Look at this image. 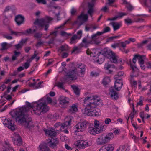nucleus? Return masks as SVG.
Listing matches in <instances>:
<instances>
[{"label":"nucleus","mask_w":151,"mask_h":151,"mask_svg":"<svg viewBox=\"0 0 151 151\" xmlns=\"http://www.w3.org/2000/svg\"><path fill=\"white\" fill-rule=\"evenodd\" d=\"M88 124V122L86 121L79 122L75 126V131L77 132L83 131L86 129Z\"/></svg>","instance_id":"obj_8"},{"label":"nucleus","mask_w":151,"mask_h":151,"mask_svg":"<svg viewBox=\"0 0 151 151\" xmlns=\"http://www.w3.org/2000/svg\"><path fill=\"white\" fill-rule=\"evenodd\" d=\"M22 44H21L19 43L15 45H14V46L16 47V48L17 50H19V49L21 48L22 47Z\"/></svg>","instance_id":"obj_55"},{"label":"nucleus","mask_w":151,"mask_h":151,"mask_svg":"<svg viewBox=\"0 0 151 151\" xmlns=\"http://www.w3.org/2000/svg\"><path fill=\"white\" fill-rule=\"evenodd\" d=\"M112 25L114 31L118 29L120 27L121 25L119 23L116 22H113Z\"/></svg>","instance_id":"obj_30"},{"label":"nucleus","mask_w":151,"mask_h":151,"mask_svg":"<svg viewBox=\"0 0 151 151\" xmlns=\"http://www.w3.org/2000/svg\"><path fill=\"white\" fill-rule=\"evenodd\" d=\"M11 33L12 35H14L16 36H20L23 35V32H14L12 30H11Z\"/></svg>","instance_id":"obj_35"},{"label":"nucleus","mask_w":151,"mask_h":151,"mask_svg":"<svg viewBox=\"0 0 151 151\" xmlns=\"http://www.w3.org/2000/svg\"><path fill=\"white\" fill-rule=\"evenodd\" d=\"M6 88V86L4 84L0 86V89L2 91H3Z\"/></svg>","instance_id":"obj_64"},{"label":"nucleus","mask_w":151,"mask_h":151,"mask_svg":"<svg viewBox=\"0 0 151 151\" xmlns=\"http://www.w3.org/2000/svg\"><path fill=\"white\" fill-rule=\"evenodd\" d=\"M61 34L62 36L66 37L68 36L71 35L70 33H68L64 31H62L61 33Z\"/></svg>","instance_id":"obj_54"},{"label":"nucleus","mask_w":151,"mask_h":151,"mask_svg":"<svg viewBox=\"0 0 151 151\" xmlns=\"http://www.w3.org/2000/svg\"><path fill=\"white\" fill-rule=\"evenodd\" d=\"M36 28V26H34L32 27V28H33L32 29L30 28L27 29L24 31L23 32V35H28L30 34L33 33L37 31Z\"/></svg>","instance_id":"obj_19"},{"label":"nucleus","mask_w":151,"mask_h":151,"mask_svg":"<svg viewBox=\"0 0 151 151\" xmlns=\"http://www.w3.org/2000/svg\"><path fill=\"white\" fill-rule=\"evenodd\" d=\"M108 2L106 3V5H108V6H112L116 7V5H112L111 4L114 3L115 1V0H108Z\"/></svg>","instance_id":"obj_42"},{"label":"nucleus","mask_w":151,"mask_h":151,"mask_svg":"<svg viewBox=\"0 0 151 151\" xmlns=\"http://www.w3.org/2000/svg\"><path fill=\"white\" fill-rule=\"evenodd\" d=\"M77 36L76 35H73L70 39V43L72 44L76 43V40L77 39Z\"/></svg>","instance_id":"obj_36"},{"label":"nucleus","mask_w":151,"mask_h":151,"mask_svg":"<svg viewBox=\"0 0 151 151\" xmlns=\"http://www.w3.org/2000/svg\"><path fill=\"white\" fill-rule=\"evenodd\" d=\"M24 17L20 14L18 15L15 17V21L17 25L20 26L24 23Z\"/></svg>","instance_id":"obj_14"},{"label":"nucleus","mask_w":151,"mask_h":151,"mask_svg":"<svg viewBox=\"0 0 151 151\" xmlns=\"http://www.w3.org/2000/svg\"><path fill=\"white\" fill-rule=\"evenodd\" d=\"M6 147L5 150H3L2 151H7L9 150H12L13 148L12 147L9 146L8 145H6V146H5Z\"/></svg>","instance_id":"obj_57"},{"label":"nucleus","mask_w":151,"mask_h":151,"mask_svg":"<svg viewBox=\"0 0 151 151\" xmlns=\"http://www.w3.org/2000/svg\"><path fill=\"white\" fill-rule=\"evenodd\" d=\"M63 83L62 82H58V83L57 86L59 88L64 90L65 89L63 85Z\"/></svg>","instance_id":"obj_46"},{"label":"nucleus","mask_w":151,"mask_h":151,"mask_svg":"<svg viewBox=\"0 0 151 151\" xmlns=\"http://www.w3.org/2000/svg\"><path fill=\"white\" fill-rule=\"evenodd\" d=\"M111 80L109 77L106 76L103 80L102 83L104 85L106 86L110 82Z\"/></svg>","instance_id":"obj_29"},{"label":"nucleus","mask_w":151,"mask_h":151,"mask_svg":"<svg viewBox=\"0 0 151 151\" xmlns=\"http://www.w3.org/2000/svg\"><path fill=\"white\" fill-rule=\"evenodd\" d=\"M124 74V73L123 72L121 71L118 72L117 75H116L114 76V78H117L119 77H120L123 76Z\"/></svg>","instance_id":"obj_45"},{"label":"nucleus","mask_w":151,"mask_h":151,"mask_svg":"<svg viewBox=\"0 0 151 151\" xmlns=\"http://www.w3.org/2000/svg\"><path fill=\"white\" fill-rule=\"evenodd\" d=\"M130 65L132 69V73H133V74L131 75V78H133L134 77H137L138 75V69L136 66L133 65L132 64H130Z\"/></svg>","instance_id":"obj_18"},{"label":"nucleus","mask_w":151,"mask_h":151,"mask_svg":"<svg viewBox=\"0 0 151 151\" xmlns=\"http://www.w3.org/2000/svg\"><path fill=\"white\" fill-rule=\"evenodd\" d=\"M42 35L41 32H36L34 35V37L37 39L40 38L42 37Z\"/></svg>","instance_id":"obj_38"},{"label":"nucleus","mask_w":151,"mask_h":151,"mask_svg":"<svg viewBox=\"0 0 151 151\" xmlns=\"http://www.w3.org/2000/svg\"><path fill=\"white\" fill-rule=\"evenodd\" d=\"M20 54V52H17L16 51H15L14 52V54L12 56V61L15 60L19 56Z\"/></svg>","instance_id":"obj_33"},{"label":"nucleus","mask_w":151,"mask_h":151,"mask_svg":"<svg viewBox=\"0 0 151 151\" xmlns=\"http://www.w3.org/2000/svg\"><path fill=\"white\" fill-rule=\"evenodd\" d=\"M114 65H111L109 64L108 63H106L105 64L104 68L105 69L108 70V73H110L112 72V71L111 70H109V69L111 67L114 68Z\"/></svg>","instance_id":"obj_28"},{"label":"nucleus","mask_w":151,"mask_h":151,"mask_svg":"<svg viewBox=\"0 0 151 151\" xmlns=\"http://www.w3.org/2000/svg\"><path fill=\"white\" fill-rule=\"evenodd\" d=\"M122 85L123 83H115L114 87L115 89L117 91L120 90Z\"/></svg>","instance_id":"obj_31"},{"label":"nucleus","mask_w":151,"mask_h":151,"mask_svg":"<svg viewBox=\"0 0 151 151\" xmlns=\"http://www.w3.org/2000/svg\"><path fill=\"white\" fill-rule=\"evenodd\" d=\"M114 147V145L111 144H109L102 146L99 149V151H113Z\"/></svg>","instance_id":"obj_13"},{"label":"nucleus","mask_w":151,"mask_h":151,"mask_svg":"<svg viewBox=\"0 0 151 151\" xmlns=\"http://www.w3.org/2000/svg\"><path fill=\"white\" fill-rule=\"evenodd\" d=\"M59 100L60 104L62 105H68L69 103V99L64 96H60Z\"/></svg>","instance_id":"obj_16"},{"label":"nucleus","mask_w":151,"mask_h":151,"mask_svg":"<svg viewBox=\"0 0 151 151\" xmlns=\"http://www.w3.org/2000/svg\"><path fill=\"white\" fill-rule=\"evenodd\" d=\"M39 151H50L45 144H41L39 147Z\"/></svg>","instance_id":"obj_24"},{"label":"nucleus","mask_w":151,"mask_h":151,"mask_svg":"<svg viewBox=\"0 0 151 151\" xmlns=\"http://www.w3.org/2000/svg\"><path fill=\"white\" fill-rule=\"evenodd\" d=\"M7 43L6 42H3L1 44L2 48L1 49V50H6L7 48L6 47V45Z\"/></svg>","instance_id":"obj_47"},{"label":"nucleus","mask_w":151,"mask_h":151,"mask_svg":"<svg viewBox=\"0 0 151 151\" xmlns=\"http://www.w3.org/2000/svg\"><path fill=\"white\" fill-rule=\"evenodd\" d=\"M76 12V10L74 8H72L71 10L70 13L71 15H73L75 14Z\"/></svg>","instance_id":"obj_61"},{"label":"nucleus","mask_w":151,"mask_h":151,"mask_svg":"<svg viewBox=\"0 0 151 151\" xmlns=\"http://www.w3.org/2000/svg\"><path fill=\"white\" fill-rule=\"evenodd\" d=\"M26 106H24L20 108L15 112L14 116H12L13 118H14L16 122L24 125L25 127L30 128L33 127L34 126L32 119L27 114L28 111L30 109H33L34 113L37 115H40L42 113L46 112L49 110L48 106L45 102H41V100L38 101L34 105L36 106V109H33L34 106L28 101L26 102Z\"/></svg>","instance_id":"obj_1"},{"label":"nucleus","mask_w":151,"mask_h":151,"mask_svg":"<svg viewBox=\"0 0 151 151\" xmlns=\"http://www.w3.org/2000/svg\"><path fill=\"white\" fill-rule=\"evenodd\" d=\"M3 123L6 127H7L12 130H15V126L14 125V122L12 120L5 119Z\"/></svg>","instance_id":"obj_10"},{"label":"nucleus","mask_w":151,"mask_h":151,"mask_svg":"<svg viewBox=\"0 0 151 151\" xmlns=\"http://www.w3.org/2000/svg\"><path fill=\"white\" fill-rule=\"evenodd\" d=\"M44 42L43 41H40L37 43L36 46L37 47H39L43 45Z\"/></svg>","instance_id":"obj_58"},{"label":"nucleus","mask_w":151,"mask_h":151,"mask_svg":"<svg viewBox=\"0 0 151 151\" xmlns=\"http://www.w3.org/2000/svg\"><path fill=\"white\" fill-rule=\"evenodd\" d=\"M88 16L87 14H84L82 13L78 17L77 20L79 21L86 22L88 19Z\"/></svg>","instance_id":"obj_22"},{"label":"nucleus","mask_w":151,"mask_h":151,"mask_svg":"<svg viewBox=\"0 0 151 151\" xmlns=\"http://www.w3.org/2000/svg\"><path fill=\"white\" fill-rule=\"evenodd\" d=\"M82 42L85 44V46L87 47L88 44H90V40H87L86 38H84L82 40Z\"/></svg>","instance_id":"obj_44"},{"label":"nucleus","mask_w":151,"mask_h":151,"mask_svg":"<svg viewBox=\"0 0 151 151\" xmlns=\"http://www.w3.org/2000/svg\"><path fill=\"white\" fill-rule=\"evenodd\" d=\"M76 66L77 68L81 69V73L82 75H83L85 74L86 70L85 65L84 64L80 63L77 64Z\"/></svg>","instance_id":"obj_23"},{"label":"nucleus","mask_w":151,"mask_h":151,"mask_svg":"<svg viewBox=\"0 0 151 151\" xmlns=\"http://www.w3.org/2000/svg\"><path fill=\"white\" fill-rule=\"evenodd\" d=\"M3 37L4 38H6L9 40H11L12 39V37L11 36L8 35H4Z\"/></svg>","instance_id":"obj_63"},{"label":"nucleus","mask_w":151,"mask_h":151,"mask_svg":"<svg viewBox=\"0 0 151 151\" xmlns=\"http://www.w3.org/2000/svg\"><path fill=\"white\" fill-rule=\"evenodd\" d=\"M31 62V61L29 62V59H28L27 60V62L24 63V66L25 69H27L29 67L30 65V63Z\"/></svg>","instance_id":"obj_43"},{"label":"nucleus","mask_w":151,"mask_h":151,"mask_svg":"<svg viewBox=\"0 0 151 151\" xmlns=\"http://www.w3.org/2000/svg\"><path fill=\"white\" fill-rule=\"evenodd\" d=\"M114 137L112 133H109L107 134H103L99 135L96 139V142L97 145H102L109 142Z\"/></svg>","instance_id":"obj_6"},{"label":"nucleus","mask_w":151,"mask_h":151,"mask_svg":"<svg viewBox=\"0 0 151 151\" xmlns=\"http://www.w3.org/2000/svg\"><path fill=\"white\" fill-rule=\"evenodd\" d=\"M52 19L50 17L46 16L44 18L39 19H37L34 22L35 25H38L40 30L43 29L45 31H47L49 26V24Z\"/></svg>","instance_id":"obj_4"},{"label":"nucleus","mask_w":151,"mask_h":151,"mask_svg":"<svg viewBox=\"0 0 151 151\" xmlns=\"http://www.w3.org/2000/svg\"><path fill=\"white\" fill-rule=\"evenodd\" d=\"M121 46L123 48V49L124 50V52L126 53H127L129 51L127 50H126L125 48L126 47V45L124 42H120Z\"/></svg>","instance_id":"obj_39"},{"label":"nucleus","mask_w":151,"mask_h":151,"mask_svg":"<svg viewBox=\"0 0 151 151\" xmlns=\"http://www.w3.org/2000/svg\"><path fill=\"white\" fill-rule=\"evenodd\" d=\"M144 6L150 8H151V0H150L149 3L147 2V0H143Z\"/></svg>","instance_id":"obj_37"},{"label":"nucleus","mask_w":151,"mask_h":151,"mask_svg":"<svg viewBox=\"0 0 151 151\" xmlns=\"http://www.w3.org/2000/svg\"><path fill=\"white\" fill-rule=\"evenodd\" d=\"M60 49L62 51H67L68 50V46L66 45H63L60 47Z\"/></svg>","instance_id":"obj_41"},{"label":"nucleus","mask_w":151,"mask_h":151,"mask_svg":"<svg viewBox=\"0 0 151 151\" xmlns=\"http://www.w3.org/2000/svg\"><path fill=\"white\" fill-rule=\"evenodd\" d=\"M77 69L75 68L74 69L69 72L66 75L67 79H70L71 80H74L77 79V77L76 72Z\"/></svg>","instance_id":"obj_9"},{"label":"nucleus","mask_w":151,"mask_h":151,"mask_svg":"<svg viewBox=\"0 0 151 151\" xmlns=\"http://www.w3.org/2000/svg\"><path fill=\"white\" fill-rule=\"evenodd\" d=\"M27 40V39H22L21 41H20L19 43L21 44H22V45L23 46L24 44L26 42Z\"/></svg>","instance_id":"obj_62"},{"label":"nucleus","mask_w":151,"mask_h":151,"mask_svg":"<svg viewBox=\"0 0 151 151\" xmlns=\"http://www.w3.org/2000/svg\"><path fill=\"white\" fill-rule=\"evenodd\" d=\"M76 146L81 149H83L88 146V142L83 140L78 141L77 142Z\"/></svg>","instance_id":"obj_15"},{"label":"nucleus","mask_w":151,"mask_h":151,"mask_svg":"<svg viewBox=\"0 0 151 151\" xmlns=\"http://www.w3.org/2000/svg\"><path fill=\"white\" fill-rule=\"evenodd\" d=\"M107 6H108V5H106V4H105V6L103 7L101 9V11H103L104 12H106V10L108 9L107 7Z\"/></svg>","instance_id":"obj_59"},{"label":"nucleus","mask_w":151,"mask_h":151,"mask_svg":"<svg viewBox=\"0 0 151 151\" xmlns=\"http://www.w3.org/2000/svg\"><path fill=\"white\" fill-rule=\"evenodd\" d=\"M106 128V126L104 124L100 125L99 128H96L93 127H90L88 129V132L92 134L95 135L102 132L104 131Z\"/></svg>","instance_id":"obj_7"},{"label":"nucleus","mask_w":151,"mask_h":151,"mask_svg":"<svg viewBox=\"0 0 151 151\" xmlns=\"http://www.w3.org/2000/svg\"><path fill=\"white\" fill-rule=\"evenodd\" d=\"M71 122V120L70 119L68 121H66L65 122L62 123L61 124L59 122L58 123H56L55 124V126L58 127L59 126H60L61 128H62V129H64L65 127H67L69 126Z\"/></svg>","instance_id":"obj_21"},{"label":"nucleus","mask_w":151,"mask_h":151,"mask_svg":"<svg viewBox=\"0 0 151 151\" xmlns=\"http://www.w3.org/2000/svg\"><path fill=\"white\" fill-rule=\"evenodd\" d=\"M100 54H101L102 56V57L99 56L100 58H99L97 62L99 64H101L104 60V57L105 56L108 58L112 59L111 61L115 63H116L117 62V56L112 51L108 50L106 49L105 48L101 52H99Z\"/></svg>","instance_id":"obj_3"},{"label":"nucleus","mask_w":151,"mask_h":151,"mask_svg":"<svg viewBox=\"0 0 151 151\" xmlns=\"http://www.w3.org/2000/svg\"><path fill=\"white\" fill-rule=\"evenodd\" d=\"M99 124V122L98 120H95L94 122L95 127L96 128H99V127H98Z\"/></svg>","instance_id":"obj_49"},{"label":"nucleus","mask_w":151,"mask_h":151,"mask_svg":"<svg viewBox=\"0 0 151 151\" xmlns=\"http://www.w3.org/2000/svg\"><path fill=\"white\" fill-rule=\"evenodd\" d=\"M126 4L127 5L126 6L128 10L131 11L133 9V7L131 4H129L128 3L127 4Z\"/></svg>","instance_id":"obj_53"},{"label":"nucleus","mask_w":151,"mask_h":151,"mask_svg":"<svg viewBox=\"0 0 151 151\" xmlns=\"http://www.w3.org/2000/svg\"><path fill=\"white\" fill-rule=\"evenodd\" d=\"M71 87L73 90L75 94L78 96L80 94V90L78 88L74 85H71Z\"/></svg>","instance_id":"obj_26"},{"label":"nucleus","mask_w":151,"mask_h":151,"mask_svg":"<svg viewBox=\"0 0 151 151\" xmlns=\"http://www.w3.org/2000/svg\"><path fill=\"white\" fill-rule=\"evenodd\" d=\"M81 52V49L80 47L75 46L73 48V50L72 51V53H75L76 54H78Z\"/></svg>","instance_id":"obj_34"},{"label":"nucleus","mask_w":151,"mask_h":151,"mask_svg":"<svg viewBox=\"0 0 151 151\" xmlns=\"http://www.w3.org/2000/svg\"><path fill=\"white\" fill-rule=\"evenodd\" d=\"M111 30L110 28L109 27H106L104 28L102 32H98L99 34L101 35L103 34L109 32Z\"/></svg>","instance_id":"obj_32"},{"label":"nucleus","mask_w":151,"mask_h":151,"mask_svg":"<svg viewBox=\"0 0 151 151\" xmlns=\"http://www.w3.org/2000/svg\"><path fill=\"white\" fill-rule=\"evenodd\" d=\"M12 9V6H7L4 10V14H6V15H7V14H6V12L8 11H9L10 10V9Z\"/></svg>","instance_id":"obj_48"},{"label":"nucleus","mask_w":151,"mask_h":151,"mask_svg":"<svg viewBox=\"0 0 151 151\" xmlns=\"http://www.w3.org/2000/svg\"><path fill=\"white\" fill-rule=\"evenodd\" d=\"M78 109L77 106L75 104H73L69 107L68 112L70 114H72L78 111Z\"/></svg>","instance_id":"obj_20"},{"label":"nucleus","mask_w":151,"mask_h":151,"mask_svg":"<svg viewBox=\"0 0 151 151\" xmlns=\"http://www.w3.org/2000/svg\"><path fill=\"white\" fill-rule=\"evenodd\" d=\"M99 75V74L98 73L95 71H92L90 73L91 76L93 77H96L98 76Z\"/></svg>","instance_id":"obj_50"},{"label":"nucleus","mask_w":151,"mask_h":151,"mask_svg":"<svg viewBox=\"0 0 151 151\" xmlns=\"http://www.w3.org/2000/svg\"><path fill=\"white\" fill-rule=\"evenodd\" d=\"M97 96L93 95L92 96L87 97L84 99V103L87 104L84 110V114L85 115L98 116L101 115L100 110L96 108V106L100 104L101 100L99 99H97Z\"/></svg>","instance_id":"obj_2"},{"label":"nucleus","mask_w":151,"mask_h":151,"mask_svg":"<svg viewBox=\"0 0 151 151\" xmlns=\"http://www.w3.org/2000/svg\"><path fill=\"white\" fill-rule=\"evenodd\" d=\"M94 4L89 3L88 4V10L87 12L89 14L91 17L92 16V14L94 12L93 7Z\"/></svg>","instance_id":"obj_25"},{"label":"nucleus","mask_w":151,"mask_h":151,"mask_svg":"<svg viewBox=\"0 0 151 151\" xmlns=\"http://www.w3.org/2000/svg\"><path fill=\"white\" fill-rule=\"evenodd\" d=\"M124 21L125 23L127 24H130L133 22L130 19L127 18L125 19Z\"/></svg>","instance_id":"obj_52"},{"label":"nucleus","mask_w":151,"mask_h":151,"mask_svg":"<svg viewBox=\"0 0 151 151\" xmlns=\"http://www.w3.org/2000/svg\"><path fill=\"white\" fill-rule=\"evenodd\" d=\"M43 130L47 135H48L51 137L49 142H48V145L52 148H56L57 145L58 143V139L56 138L54 139L52 138V137L56 135V132L54 130H51L50 129H44Z\"/></svg>","instance_id":"obj_5"},{"label":"nucleus","mask_w":151,"mask_h":151,"mask_svg":"<svg viewBox=\"0 0 151 151\" xmlns=\"http://www.w3.org/2000/svg\"><path fill=\"white\" fill-rule=\"evenodd\" d=\"M11 17L10 14L9 15H4L3 22L4 25H7L9 24V21L8 19V17Z\"/></svg>","instance_id":"obj_27"},{"label":"nucleus","mask_w":151,"mask_h":151,"mask_svg":"<svg viewBox=\"0 0 151 151\" xmlns=\"http://www.w3.org/2000/svg\"><path fill=\"white\" fill-rule=\"evenodd\" d=\"M99 32H98L96 33L93 35L91 36V40H90V43L91 44H94L96 45H98L100 43V42L98 40V38H97V36L100 35L99 34Z\"/></svg>","instance_id":"obj_12"},{"label":"nucleus","mask_w":151,"mask_h":151,"mask_svg":"<svg viewBox=\"0 0 151 151\" xmlns=\"http://www.w3.org/2000/svg\"><path fill=\"white\" fill-rule=\"evenodd\" d=\"M37 2L39 4H46L47 2L46 0H36Z\"/></svg>","instance_id":"obj_51"},{"label":"nucleus","mask_w":151,"mask_h":151,"mask_svg":"<svg viewBox=\"0 0 151 151\" xmlns=\"http://www.w3.org/2000/svg\"><path fill=\"white\" fill-rule=\"evenodd\" d=\"M111 122V120L109 118H106L104 121L105 124H109V122Z\"/></svg>","instance_id":"obj_60"},{"label":"nucleus","mask_w":151,"mask_h":151,"mask_svg":"<svg viewBox=\"0 0 151 151\" xmlns=\"http://www.w3.org/2000/svg\"><path fill=\"white\" fill-rule=\"evenodd\" d=\"M109 94L113 100H116L119 98L118 93L115 91L113 87H111L109 88Z\"/></svg>","instance_id":"obj_11"},{"label":"nucleus","mask_w":151,"mask_h":151,"mask_svg":"<svg viewBox=\"0 0 151 151\" xmlns=\"http://www.w3.org/2000/svg\"><path fill=\"white\" fill-rule=\"evenodd\" d=\"M143 56H140L139 55L138 58V60L139 63L141 65H143L144 63V60L142 58Z\"/></svg>","instance_id":"obj_40"},{"label":"nucleus","mask_w":151,"mask_h":151,"mask_svg":"<svg viewBox=\"0 0 151 151\" xmlns=\"http://www.w3.org/2000/svg\"><path fill=\"white\" fill-rule=\"evenodd\" d=\"M139 57V55H135L132 59V62H133L135 63L136 61V59H138V58Z\"/></svg>","instance_id":"obj_56"},{"label":"nucleus","mask_w":151,"mask_h":151,"mask_svg":"<svg viewBox=\"0 0 151 151\" xmlns=\"http://www.w3.org/2000/svg\"><path fill=\"white\" fill-rule=\"evenodd\" d=\"M14 137V143L18 146L21 145L22 144V139L19 135L15 134Z\"/></svg>","instance_id":"obj_17"}]
</instances>
